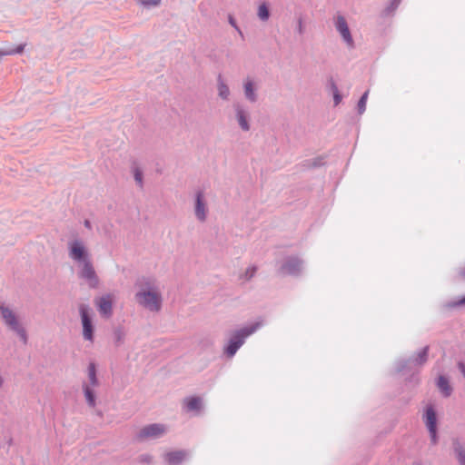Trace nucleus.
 I'll use <instances>...</instances> for the list:
<instances>
[{
	"label": "nucleus",
	"mask_w": 465,
	"mask_h": 465,
	"mask_svg": "<svg viewBox=\"0 0 465 465\" xmlns=\"http://www.w3.org/2000/svg\"><path fill=\"white\" fill-rule=\"evenodd\" d=\"M259 322L233 331L227 343L223 347V354L227 358H232L237 351L244 344L245 340L253 334L260 327Z\"/></svg>",
	"instance_id": "1"
},
{
	"label": "nucleus",
	"mask_w": 465,
	"mask_h": 465,
	"mask_svg": "<svg viewBox=\"0 0 465 465\" xmlns=\"http://www.w3.org/2000/svg\"><path fill=\"white\" fill-rule=\"evenodd\" d=\"M0 317L7 328L15 332L21 341L26 344V331L20 322L16 312L10 306L5 303H0Z\"/></svg>",
	"instance_id": "2"
},
{
	"label": "nucleus",
	"mask_w": 465,
	"mask_h": 465,
	"mask_svg": "<svg viewBox=\"0 0 465 465\" xmlns=\"http://www.w3.org/2000/svg\"><path fill=\"white\" fill-rule=\"evenodd\" d=\"M136 302L145 309L153 312H158L162 308V295L152 290H141L135 294Z\"/></svg>",
	"instance_id": "3"
},
{
	"label": "nucleus",
	"mask_w": 465,
	"mask_h": 465,
	"mask_svg": "<svg viewBox=\"0 0 465 465\" xmlns=\"http://www.w3.org/2000/svg\"><path fill=\"white\" fill-rule=\"evenodd\" d=\"M83 327V337L85 341H94V326L92 319V309L88 304L81 303L78 307Z\"/></svg>",
	"instance_id": "4"
},
{
	"label": "nucleus",
	"mask_w": 465,
	"mask_h": 465,
	"mask_svg": "<svg viewBox=\"0 0 465 465\" xmlns=\"http://www.w3.org/2000/svg\"><path fill=\"white\" fill-rule=\"evenodd\" d=\"M69 257L78 264L91 261L88 250L80 240H74L68 243Z\"/></svg>",
	"instance_id": "5"
},
{
	"label": "nucleus",
	"mask_w": 465,
	"mask_h": 465,
	"mask_svg": "<svg viewBox=\"0 0 465 465\" xmlns=\"http://www.w3.org/2000/svg\"><path fill=\"white\" fill-rule=\"evenodd\" d=\"M78 277L86 282L91 289H95L99 285V278L95 272L92 261L79 264Z\"/></svg>",
	"instance_id": "6"
},
{
	"label": "nucleus",
	"mask_w": 465,
	"mask_h": 465,
	"mask_svg": "<svg viewBox=\"0 0 465 465\" xmlns=\"http://www.w3.org/2000/svg\"><path fill=\"white\" fill-rule=\"evenodd\" d=\"M333 23L336 31L340 34L342 41L349 48H354L355 44L351 34L348 23L342 15H337L333 18Z\"/></svg>",
	"instance_id": "7"
},
{
	"label": "nucleus",
	"mask_w": 465,
	"mask_h": 465,
	"mask_svg": "<svg viewBox=\"0 0 465 465\" xmlns=\"http://www.w3.org/2000/svg\"><path fill=\"white\" fill-rule=\"evenodd\" d=\"M303 268V261L298 256L287 257L279 269L282 275L299 276Z\"/></svg>",
	"instance_id": "8"
},
{
	"label": "nucleus",
	"mask_w": 465,
	"mask_h": 465,
	"mask_svg": "<svg viewBox=\"0 0 465 465\" xmlns=\"http://www.w3.org/2000/svg\"><path fill=\"white\" fill-rule=\"evenodd\" d=\"M166 432V428L163 424L153 423L143 427L138 434V440H155L163 437Z\"/></svg>",
	"instance_id": "9"
},
{
	"label": "nucleus",
	"mask_w": 465,
	"mask_h": 465,
	"mask_svg": "<svg viewBox=\"0 0 465 465\" xmlns=\"http://www.w3.org/2000/svg\"><path fill=\"white\" fill-rule=\"evenodd\" d=\"M207 214L208 206L204 198V193L203 191L199 190L195 193L194 215L199 222L204 223L207 219Z\"/></svg>",
	"instance_id": "10"
},
{
	"label": "nucleus",
	"mask_w": 465,
	"mask_h": 465,
	"mask_svg": "<svg viewBox=\"0 0 465 465\" xmlns=\"http://www.w3.org/2000/svg\"><path fill=\"white\" fill-rule=\"evenodd\" d=\"M429 346H425L421 349L415 356L409 358L408 360H402L399 361L398 371H401L409 365L422 366L428 361Z\"/></svg>",
	"instance_id": "11"
},
{
	"label": "nucleus",
	"mask_w": 465,
	"mask_h": 465,
	"mask_svg": "<svg viewBox=\"0 0 465 465\" xmlns=\"http://www.w3.org/2000/svg\"><path fill=\"white\" fill-rule=\"evenodd\" d=\"M232 107L235 114V119L238 123L239 127L243 132L250 131L251 124L249 112L240 103L233 104Z\"/></svg>",
	"instance_id": "12"
},
{
	"label": "nucleus",
	"mask_w": 465,
	"mask_h": 465,
	"mask_svg": "<svg viewBox=\"0 0 465 465\" xmlns=\"http://www.w3.org/2000/svg\"><path fill=\"white\" fill-rule=\"evenodd\" d=\"M95 304L100 314L105 318H109L113 314V296L111 294L103 295L95 299Z\"/></svg>",
	"instance_id": "13"
},
{
	"label": "nucleus",
	"mask_w": 465,
	"mask_h": 465,
	"mask_svg": "<svg viewBox=\"0 0 465 465\" xmlns=\"http://www.w3.org/2000/svg\"><path fill=\"white\" fill-rule=\"evenodd\" d=\"M243 94L248 102L254 104L258 101L257 86L250 78L245 79L243 82Z\"/></svg>",
	"instance_id": "14"
},
{
	"label": "nucleus",
	"mask_w": 465,
	"mask_h": 465,
	"mask_svg": "<svg viewBox=\"0 0 465 465\" xmlns=\"http://www.w3.org/2000/svg\"><path fill=\"white\" fill-rule=\"evenodd\" d=\"M452 450L459 465H465V444L460 439L452 440Z\"/></svg>",
	"instance_id": "15"
},
{
	"label": "nucleus",
	"mask_w": 465,
	"mask_h": 465,
	"mask_svg": "<svg viewBox=\"0 0 465 465\" xmlns=\"http://www.w3.org/2000/svg\"><path fill=\"white\" fill-rule=\"evenodd\" d=\"M187 456V452L185 450H175L165 453L164 460L170 465H178L180 464Z\"/></svg>",
	"instance_id": "16"
},
{
	"label": "nucleus",
	"mask_w": 465,
	"mask_h": 465,
	"mask_svg": "<svg viewBox=\"0 0 465 465\" xmlns=\"http://www.w3.org/2000/svg\"><path fill=\"white\" fill-rule=\"evenodd\" d=\"M217 91H218V96L222 100H223V101L229 100V97L231 94L230 88L221 74H219L217 76Z\"/></svg>",
	"instance_id": "17"
},
{
	"label": "nucleus",
	"mask_w": 465,
	"mask_h": 465,
	"mask_svg": "<svg viewBox=\"0 0 465 465\" xmlns=\"http://www.w3.org/2000/svg\"><path fill=\"white\" fill-rule=\"evenodd\" d=\"M424 417L428 430L433 431V429H437V415L432 406L426 408Z\"/></svg>",
	"instance_id": "18"
},
{
	"label": "nucleus",
	"mask_w": 465,
	"mask_h": 465,
	"mask_svg": "<svg viewBox=\"0 0 465 465\" xmlns=\"http://www.w3.org/2000/svg\"><path fill=\"white\" fill-rule=\"evenodd\" d=\"M437 387L444 397H449L452 393V387L450 385L449 380L444 375H440L437 380Z\"/></svg>",
	"instance_id": "19"
},
{
	"label": "nucleus",
	"mask_w": 465,
	"mask_h": 465,
	"mask_svg": "<svg viewBox=\"0 0 465 465\" xmlns=\"http://www.w3.org/2000/svg\"><path fill=\"white\" fill-rule=\"evenodd\" d=\"M83 390L88 406L94 408L96 404L95 393L94 390L92 389V387H90V385H88L85 382L83 384Z\"/></svg>",
	"instance_id": "20"
},
{
	"label": "nucleus",
	"mask_w": 465,
	"mask_h": 465,
	"mask_svg": "<svg viewBox=\"0 0 465 465\" xmlns=\"http://www.w3.org/2000/svg\"><path fill=\"white\" fill-rule=\"evenodd\" d=\"M257 16L262 22H266L269 20V18L271 16V12H270L269 5L266 2L262 3L258 6Z\"/></svg>",
	"instance_id": "21"
},
{
	"label": "nucleus",
	"mask_w": 465,
	"mask_h": 465,
	"mask_svg": "<svg viewBox=\"0 0 465 465\" xmlns=\"http://www.w3.org/2000/svg\"><path fill=\"white\" fill-rule=\"evenodd\" d=\"M88 379L90 387H97L99 385L98 379L96 377V366L94 362H90L88 365Z\"/></svg>",
	"instance_id": "22"
},
{
	"label": "nucleus",
	"mask_w": 465,
	"mask_h": 465,
	"mask_svg": "<svg viewBox=\"0 0 465 465\" xmlns=\"http://www.w3.org/2000/svg\"><path fill=\"white\" fill-rule=\"evenodd\" d=\"M153 281L149 277H141L136 280L135 286L141 290H151Z\"/></svg>",
	"instance_id": "23"
},
{
	"label": "nucleus",
	"mask_w": 465,
	"mask_h": 465,
	"mask_svg": "<svg viewBox=\"0 0 465 465\" xmlns=\"http://www.w3.org/2000/svg\"><path fill=\"white\" fill-rule=\"evenodd\" d=\"M25 46V44H20L16 47H8L5 49H2V50H0V58L4 55H12V54H21V53H23Z\"/></svg>",
	"instance_id": "24"
},
{
	"label": "nucleus",
	"mask_w": 465,
	"mask_h": 465,
	"mask_svg": "<svg viewBox=\"0 0 465 465\" xmlns=\"http://www.w3.org/2000/svg\"><path fill=\"white\" fill-rule=\"evenodd\" d=\"M135 183L140 188H143V171L137 166L134 165L132 168Z\"/></svg>",
	"instance_id": "25"
},
{
	"label": "nucleus",
	"mask_w": 465,
	"mask_h": 465,
	"mask_svg": "<svg viewBox=\"0 0 465 465\" xmlns=\"http://www.w3.org/2000/svg\"><path fill=\"white\" fill-rule=\"evenodd\" d=\"M188 411H197L201 408V400L198 397H192L187 401Z\"/></svg>",
	"instance_id": "26"
},
{
	"label": "nucleus",
	"mask_w": 465,
	"mask_h": 465,
	"mask_svg": "<svg viewBox=\"0 0 465 465\" xmlns=\"http://www.w3.org/2000/svg\"><path fill=\"white\" fill-rule=\"evenodd\" d=\"M369 95V91L367 90L360 98L357 108L360 114H362L366 110V103Z\"/></svg>",
	"instance_id": "27"
},
{
	"label": "nucleus",
	"mask_w": 465,
	"mask_h": 465,
	"mask_svg": "<svg viewBox=\"0 0 465 465\" xmlns=\"http://www.w3.org/2000/svg\"><path fill=\"white\" fill-rule=\"evenodd\" d=\"M257 267L250 266L248 267L243 273L240 275V279H244L245 281H250L256 273Z\"/></svg>",
	"instance_id": "28"
},
{
	"label": "nucleus",
	"mask_w": 465,
	"mask_h": 465,
	"mask_svg": "<svg viewBox=\"0 0 465 465\" xmlns=\"http://www.w3.org/2000/svg\"><path fill=\"white\" fill-rule=\"evenodd\" d=\"M114 341L117 346L123 344L124 340V332L122 329L118 328L114 331Z\"/></svg>",
	"instance_id": "29"
},
{
	"label": "nucleus",
	"mask_w": 465,
	"mask_h": 465,
	"mask_svg": "<svg viewBox=\"0 0 465 465\" xmlns=\"http://www.w3.org/2000/svg\"><path fill=\"white\" fill-rule=\"evenodd\" d=\"M322 158H314L311 160L305 161L304 166L309 168H315L322 165Z\"/></svg>",
	"instance_id": "30"
},
{
	"label": "nucleus",
	"mask_w": 465,
	"mask_h": 465,
	"mask_svg": "<svg viewBox=\"0 0 465 465\" xmlns=\"http://www.w3.org/2000/svg\"><path fill=\"white\" fill-rule=\"evenodd\" d=\"M401 0H391L389 5L385 9L387 15L393 13L400 5Z\"/></svg>",
	"instance_id": "31"
},
{
	"label": "nucleus",
	"mask_w": 465,
	"mask_h": 465,
	"mask_svg": "<svg viewBox=\"0 0 465 465\" xmlns=\"http://www.w3.org/2000/svg\"><path fill=\"white\" fill-rule=\"evenodd\" d=\"M137 1L144 6H157L161 3V0H137Z\"/></svg>",
	"instance_id": "32"
},
{
	"label": "nucleus",
	"mask_w": 465,
	"mask_h": 465,
	"mask_svg": "<svg viewBox=\"0 0 465 465\" xmlns=\"http://www.w3.org/2000/svg\"><path fill=\"white\" fill-rule=\"evenodd\" d=\"M459 306H465V295L458 301L448 303V307H450V308L459 307Z\"/></svg>",
	"instance_id": "33"
},
{
	"label": "nucleus",
	"mask_w": 465,
	"mask_h": 465,
	"mask_svg": "<svg viewBox=\"0 0 465 465\" xmlns=\"http://www.w3.org/2000/svg\"><path fill=\"white\" fill-rule=\"evenodd\" d=\"M153 457L149 454H143L139 457L140 462L151 463Z\"/></svg>",
	"instance_id": "34"
},
{
	"label": "nucleus",
	"mask_w": 465,
	"mask_h": 465,
	"mask_svg": "<svg viewBox=\"0 0 465 465\" xmlns=\"http://www.w3.org/2000/svg\"><path fill=\"white\" fill-rule=\"evenodd\" d=\"M430 435V440L432 444H436L438 442V436H437V429H433L432 430H429Z\"/></svg>",
	"instance_id": "35"
},
{
	"label": "nucleus",
	"mask_w": 465,
	"mask_h": 465,
	"mask_svg": "<svg viewBox=\"0 0 465 465\" xmlns=\"http://www.w3.org/2000/svg\"><path fill=\"white\" fill-rule=\"evenodd\" d=\"M332 95H333L334 105H338L341 102V99H342L340 92L337 91V93H333Z\"/></svg>",
	"instance_id": "36"
},
{
	"label": "nucleus",
	"mask_w": 465,
	"mask_h": 465,
	"mask_svg": "<svg viewBox=\"0 0 465 465\" xmlns=\"http://www.w3.org/2000/svg\"><path fill=\"white\" fill-rule=\"evenodd\" d=\"M228 22L235 30L238 29L239 26L237 25L236 20L232 15H228Z\"/></svg>",
	"instance_id": "37"
},
{
	"label": "nucleus",
	"mask_w": 465,
	"mask_h": 465,
	"mask_svg": "<svg viewBox=\"0 0 465 465\" xmlns=\"http://www.w3.org/2000/svg\"><path fill=\"white\" fill-rule=\"evenodd\" d=\"M329 87L332 94L337 93V91H339L335 82L332 79H331L329 82Z\"/></svg>",
	"instance_id": "38"
},
{
	"label": "nucleus",
	"mask_w": 465,
	"mask_h": 465,
	"mask_svg": "<svg viewBox=\"0 0 465 465\" xmlns=\"http://www.w3.org/2000/svg\"><path fill=\"white\" fill-rule=\"evenodd\" d=\"M458 278L460 280H465V266L458 269Z\"/></svg>",
	"instance_id": "39"
},
{
	"label": "nucleus",
	"mask_w": 465,
	"mask_h": 465,
	"mask_svg": "<svg viewBox=\"0 0 465 465\" xmlns=\"http://www.w3.org/2000/svg\"><path fill=\"white\" fill-rule=\"evenodd\" d=\"M297 32L300 35L303 34V25H302V18H299V20H298Z\"/></svg>",
	"instance_id": "40"
},
{
	"label": "nucleus",
	"mask_w": 465,
	"mask_h": 465,
	"mask_svg": "<svg viewBox=\"0 0 465 465\" xmlns=\"http://www.w3.org/2000/svg\"><path fill=\"white\" fill-rule=\"evenodd\" d=\"M458 368L460 371V372L462 373V375L465 377V364L460 361L458 363Z\"/></svg>",
	"instance_id": "41"
},
{
	"label": "nucleus",
	"mask_w": 465,
	"mask_h": 465,
	"mask_svg": "<svg viewBox=\"0 0 465 465\" xmlns=\"http://www.w3.org/2000/svg\"><path fill=\"white\" fill-rule=\"evenodd\" d=\"M84 226L87 228V229H91L92 228V225H91V222L89 220H85L84 223Z\"/></svg>",
	"instance_id": "42"
},
{
	"label": "nucleus",
	"mask_w": 465,
	"mask_h": 465,
	"mask_svg": "<svg viewBox=\"0 0 465 465\" xmlns=\"http://www.w3.org/2000/svg\"><path fill=\"white\" fill-rule=\"evenodd\" d=\"M236 31L238 32L239 35L243 38V34L242 32V30L240 29V27H238V29H236Z\"/></svg>",
	"instance_id": "43"
},
{
	"label": "nucleus",
	"mask_w": 465,
	"mask_h": 465,
	"mask_svg": "<svg viewBox=\"0 0 465 465\" xmlns=\"http://www.w3.org/2000/svg\"><path fill=\"white\" fill-rule=\"evenodd\" d=\"M3 383H4V380H3V378L0 376V387H2V386H3Z\"/></svg>",
	"instance_id": "44"
},
{
	"label": "nucleus",
	"mask_w": 465,
	"mask_h": 465,
	"mask_svg": "<svg viewBox=\"0 0 465 465\" xmlns=\"http://www.w3.org/2000/svg\"><path fill=\"white\" fill-rule=\"evenodd\" d=\"M414 465H421V464H420V463L416 462V463H414Z\"/></svg>",
	"instance_id": "45"
}]
</instances>
